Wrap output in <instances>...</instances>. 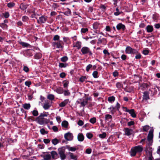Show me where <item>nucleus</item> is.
<instances>
[{
  "instance_id": "cd10ccee",
  "label": "nucleus",
  "mask_w": 160,
  "mask_h": 160,
  "mask_svg": "<svg viewBox=\"0 0 160 160\" xmlns=\"http://www.w3.org/2000/svg\"><path fill=\"white\" fill-rule=\"evenodd\" d=\"M51 155L49 154H45L43 156L44 159L45 160H49L51 158Z\"/></svg>"
},
{
  "instance_id": "c9c22d12",
  "label": "nucleus",
  "mask_w": 160,
  "mask_h": 160,
  "mask_svg": "<svg viewBox=\"0 0 160 160\" xmlns=\"http://www.w3.org/2000/svg\"><path fill=\"white\" fill-rule=\"evenodd\" d=\"M47 98L51 100H53L54 99V95L50 94L48 95Z\"/></svg>"
},
{
  "instance_id": "f3484780",
  "label": "nucleus",
  "mask_w": 160,
  "mask_h": 160,
  "mask_svg": "<svg viewBox=\"0 0 160 160\" xmlns=\"http://www.w3.org/2000/svg\"><path fill=\"white\" fill-rule=\"evenodd\" d=\"M81 42L77 41L76 42H73V47H76L78 49H79L81 47Z\"/></svg>"
},
{
  "instance_id": "69168bd1",
  "label": "nucleus",
  "mask_w": 160,
  "mask_h": 160,
  "mask_svg": "<svg viewBox=\"0 0 160 160\" xmlns=\"http://www.w3.org/2000/svg\"><path fill=\"white\" fill-rule=\"evenodd\" d=\"M3 15L5 18H8L9 16V14L8 12H6L3 13Z\"/></svg>"
},
{
  "instance_id": "5fc2aeb1",
  "label": "nucleus",
  "mask_w": 160,
  "mask_h": 160,
  "mask_svg": "<svg viewBox=\"0 0 160 160\" xmlns=\"http://www.w3.org/2000/svg\"><path fill=\"white\" fill-rule=\"evenodd\" d=\"M88 31V29L87 28H82L81 29V32L82 33H85Z\"/></svg>"
},
{
  "instance_id": "9d476101",
  "label": "nucleus",
  "mask_w": 160,
  "mask_h": 160,
  "mask_svg": "<svg viewBox=\"0 0 160 160\" xmlns=\"http://www.w3.org/2000/svg\"><path fill=\"white\" fill-rule=\"evenodd\" d=\"M151 145L149 144L148 143H147L146 146V152L147 154H148L150 156H152V151L153 150V149L150 147Z\"/></svg>"
},
{
  "instance_id": "4c0bfd02",
  "label": "nucleus",
  "mask_w": 160,
  "mask_h": 160,
  "mask_svg": "<svg viewBox=\"0 0 160 160\" xmlns=\"http://www.w3.org/2000/svg\"><path fill=\"white\" fill-rule=\"evenodd\" d=\"M68 60V58L67 56H64L61 58V61L63 62H65Z\"/></svg>"
},
{
  "instance_id": "8fccbe9b",
  "label": "nucleus",
  "mask_w": 160,
  "mask_h": 160,
  "mask_svg": "<svg viewBox=\"0 0 160 160\" xmlns=\"http://www.w3.org/2000/svg\"><path fill=\"white\" fill-rule=\"evenodd\" d=\"M67 64H64L62 63H60L59 66L60 68H65L66 67Z\"/></svg>"
},
{
  "instance_id": "423d86ee",
  "label": "nucleus",
  "mask_w": 160,
  "mask_h": 160,
  "mask_svg": "<svg viewBox=\"0 0 160 160\" xmlns=\"http://www.w3.org/2000/svg\"><path fill=\"white\" fill-rule=\"evenodd\" d=\"M52 45L55 47L57 48H62L63 47V43L62 41H59L57 42H53Z\"/></svg>"
},
{
  "instance_id": "b1692460",
  "label": "nucleus",
  "mask_w": 160,
  "mask_h": 160,
  "mask_svg": "<svg viewBox=\"0 0 160 160\" xmlns=\"http://www.w3.org/2000/svg\"><path fill=\"white\" fill-rule=\"evenodd\" d=\"M66 148L68 151L72 152H74L76 150V148L75 147H72L68 146H67Z\"/></svg>"
},
{
  "instance_id": "0e129e2a",
  "label": "nucleus",
  "mask_w": 160,
  "mask_h": 160,
  "mask_svg": "<svg viewBox=\"0 0 160 160\" xmlns=\"http://www.w3.org/2000/svg\"><path fill=\"white\" fill-rule=\"evenodd\" d=\"M25 84L26 86L29 87L30 86L31 84V82L30 81H26L25 82Z\"/></svg>"
},
{
  "instance_id": "e2e57ef3",
  "label": "nucleus",
  "mask_w": 160,
  "mask_h": 160,
  "mask_svg": "<svg viewBox=\"0 0 160 160\" xmlns=\"http://www.w3.org/2000/svg\"><path fill=\"white\" fill-rule=\"evenodd\" d=\"M100 8L102 10L104 11L105 10L106 7L105 5H102L100 6Z\"/></svg>"
},
{
  "instance_id": "f03ea898",
  "label": "nucleus",
  "mask_w": 160,
  "mask_h": 160,
  "mask_svg": "<svg viewBox=\"0 0 160 160\" xmlns=\"http://www.w3.org/2000/svg\"><path fill=\"white\" fill-rule=\"evenodd\" d=\"M35 121L39 124L42 125L48 123L49 122V120L48 119L43 118L39 116L36 118Z\"/></svg>"
},
{
  "instance_id": "c03bdc74",
  "label": "nucleus",
  "mask_w": 160,
  "mask_h": 160,
  "mask_svg": "<svg viewBox=\"0 0 160 160\" xmlns=\"http://www.w3.org/2000/svg\"><path fill=\"white\" fill-rule=\"evenodd\" d=\"M0 26L4 29H7L8 27V25L4 23H1Z\"/></svg>"
},
{
  "instance_id": "052dcab7",
  "label": "nucleus",
  "mask_w": 160,
  "mask_h": 160,
  "mask_svg": "<svg viewBox=\"0 0 160 160\" xmlns=\"http://www.w3.org/2000/svg\"><path fill=\"white\" fill-rule=\"evenodd\" d=\"M59 39V36L58 35H55L53 38V40L54 41H58Z\"/></svg>"
},
{
  "instance_id": "4be33fe9",
  "label": "nucleus",
  "mask_w": 160,
  "mask_h": 160,
  "mask_svg": "<svg viewBox=\"0 0 160 160\" xmlns=\"http://www.w3.org/2000/svg\"><path fill=\"white\" fill-rule=\"evenodd\" d=\"M68 154L69 155L70 158L72 159L76 160L77 159V156L73 153L70 152H68Z\"/></svg>"
},
{
  "instance_id": "a18cd8bd",
  "label": "nucleus",
  "mask_w": 160,
  "mask_h": 160,
  "mask_svg": "<svg viewBox=\"0 0 160 160\" xmlns=\"http://www.w3.org/2000/svg\"><path fill=\"white\" fill-rule=\"evenodd\" d=\"M96 118L93 117L91 118L89 120V121L91 123L94 124L96 122Z\"/></svg>"
},
{
  "instance_id": "c756f323",
  "label": "nucleus",
  "mask_w": 160,
  "mask_h": 160,
  "mask_svg": "<svg viewBox=\"0 0 160 160\" xmlns=\"http://www.w3.org/2000/svg\"><path fill=\"white\" fill-rule=\"evenodd\" d=\"M51 154L52 156V158H56L58 155V154L55 151H52L51 152Z\"/></svg>"
},
{
  "instance_id": "f8f14e48",
  "label": "nucleus",
  "mask_w": 160,
  "mask_h": 160,
  "mask_svg": "<svg viewBox=\"0 0 160 160\" xmlns=\"http://www.w3.org/2000/svg\"><path fill=\"white\" fill-rule=\"evenodd\" d=\"M47 20V18L44 16H42L39 18V19L37 20L38 23H44Z\"/></svg>"
},
{
  "instance_id": "473e14b6",
  "label": "nucleus",
  "mask_w": 160,
  "mask_h": 160,
  "mask_svg": "<svg viewBox=\"0 0 160 160\" xmlns=\"http://www.w3.org/2000/svg\"><path fill=\"white\" fill-rule=\"evenodd\" d=\"M62 127L66 128L68 126V122L67 121H63L62 122Z\"/></svg>"
},
{
  "instance_id": "2f4dec72",
  "label": "nucleus",
  "mask_w": 160,
  "mask_h": 160,
  "mask_svg": "<svg viewBox=\"0 0 160 160\" xmlns=\"http://www.w3.org/2000/svg\"><path fill=\"white\" fill-rule=\"evenodd\" d=\"M108 100L109 102L112 103L114 101L115 98L113 96L109 97L108 98Z\"/></svg>"
},
{
  "instance_id": "39448f33",
  "label": "nucleus",
  "mask_w": 160,
  "mask_h": 160,
  "mask_svg": "<svg viewBox=\"0 0 160 160\" xmlns=\"http://www.w3.org/2000/svg\"><path fill=\"white\" fill-rule=\"evenodd\" d=\"M81 52L83 54H88L90 56L92 55V53L89 48L87 47H83L81 48Z\"/></svg>"
},
{
  "instance_id": "a211bd4d",
  "label": "nucleus",
  "mask_w": 160,
  "mask_h": 160,
  "mask_svg": "<svg viewBox=\"0 0 160 160\" xmlns=\"http://www.w3.org/2000/svg\"><path fill=\"white\" fill-rule=\"evenodd\" d=\"M69 101L68 99H65L59 104V106L61 107H65L68 103Z\"/></svg>"
},
{
  "instance_id": "72a5a7b5",
  "label": "nucleus",
  "mask_w": 160,
  "mask_h": 160,
  "mask_svg": "<svg viewBox=\"0 0 160 160\" xmlns=\"http://www.w3.org/2000/svg\"><path fill=\"white\" fill-rule=\"evenodd\" d=\"M42 56V55L40 53H37L34 56L35 58L38 59H40Z\"/></svg>"
},
{
  "instance_id": "603ef678",
  "label": "nucleus",
  "mask_w": 160,
  "mask_h": 160,
  "mask_svg": "<svg viewBox=\"0 0 160 160\" xmlns=\"http://www.w3.org/2000/svg\"><path fill=\"white\" fill-rule=\"evenodd\" d=\"M71 11L69 9H68L67 11H65L64 12V14L67 16L70 15L71 14Z\"/></svg>"
},
{
  "instance_id": "2eb2a0df",
  "label": "nucleus",
  "mask_w": 160,
  "mask_h": 160,
  "mask_svg": "<svg viewBox=\"0 0 160 160\" xmlns=\"http://www.w3.org/2000/svg\"><path fill=\"white\" fill-rule=\"evenodd\" d=\"M112 118V116L109 114H107L105 116V119L106 122H110Z\"/></svg>"
},
{
  "instance_id": "6ab92c4d",
  "label": "nucleus",
  "mask_w": 160,
  "mask_h": 160,
  "mask_svg": "<svg viewBox=\"0 0 160 160\" xmlns=\"http://www.w3.org/2000/svg\"><path fill=\"white\" fill-rule=\"evenodd\" d=\"M109 111L110 113L112 114H114L116 112V107H114L112 106H111L108 108Z\"/></svg>"
},
{
  "instance_id": "dca6fc26",
  "label": "nucleus",
  "mask_w": 160,
  "mask_h": 160,
  "mask_svg": "<svg viewBox=\"0 0 160 160\" xmlns=\"http://www.w3.org/2000/svg\"><path fill=\"white\" fill-rule=\"evenodd\" d=\"M116 28L118 30H124L125 28V26L122 23H119L116 26Z\"/></svg>"
},
{
  "instance_id": "a878e982",
  "label": "nucleus",
  "mask_w": 160,
  "mask_h": 160,
  "mask_svg": "<svg viewBox=\"0 0 160 160\" xmlns=\"http://www.w3.org/2000/svg\"><path fill=\"white\" fill-rule=\"evenodd\" d=\"M19 43L24 47H28L30 46L29 44L22 42H19Z\"/></svg>"
},
{
  "instance_id": "1a4fd4ad",
  "label": "nucleus",
  "mask_w": 160,
  "mask_h": 160,
  "mask_svg": "<svg viewBox=\"0 0 160 160\" xmlns=\"http://www.w3.org/2000/svg\"><path fill=\"white\" fill-rule=\"evenodd\" d=\"M64 137L67 141H72L73 139V135L72 133L68 132L64 134Z\"/></svg>"
},
{
  "instance_id": "49530a36",
  "label": "nucleus",
  "mask_w": 160,
  "mask_h": 160,
  "mask_svg": "<svg viewBox=\"0 0 160 160\" xmlns=\"http://www.w3.org/2000/svg\"><path fill=\"white\" fill-rule=\"evenodd\" d=\"M63 93L65 96H69L70 94V93L68 90H64Z\"/></svg>"
},
{
  "instance_id": "bb28decb",
  "label": "nucleus",
  "mask_w": 160,
  "mask_h": 160,
  "mask_svg": "<svg viewBox=\"0 0 160 160\" xmlns=\"http://www.w3.org/2000/svg\"><path fill=\"white\" fill-rule=\"evenodd\" d=\"M143 97V99L146 100L149 99L148 94L147 92H144Z\"/></svg>"
},
{
  "instance_id": "c85d7f7f",
  "label": "nucleus",
  "mask_w": 160,
  "mask_h": 160,
  "mask_svg": "<svg viewBox=\"0 0 160 160\" xmlns=\"http://www.w3.org/2000/svg\"><path fill=\"white\" fill-rule=\"evenodd\" d=\"M30 107L31 105L29 103H25L23 105V107L25 109L28 110Z\"/></svg>"
},
{
  "instance_id": "13d9d810",
  "label": "nucleus",
  "mask_w": 160,
  "mask_h": 160,
  "mask_svg": "<svg viewBox=\"0 0 160 160\" xmlns=\"http://www.w3.org/2000/svg\"><path fill=\"white\" fill-rule=\"evenodd\" d=\"M28 17L27 16H23L22 18V20L23 21L26 22L28 20Z\"/></svg>"
},
{
  "instance_id": "37998d69",
  "label": "nucleus",
  "mask_w": 160,
  "mask_h": 160,
  "mask_svg": "<svg viewBox=\"0 0 160 160\" xmlns=\"http://www.w3.org/2000/svg\"><path fill=\"white\" fill-rule=\"evenodd\" d=\"M15 3L13 2H9L7 4L8 7L10 8H12L15 6Z\"/></svg>"
},
{
  "instance_id": "aec40b11",
  "label": "nucleus",
  "mask_w": 160,
  "mask_h": 160,
  "mask_svg": "<svg viewBox=\"0 0 160 160\" xmlns=\"http://www.w3.org/2000/svg\"><path fill=\"white\" fill-rule=\"evenodd\" d=\"M147 31L148 32H151L153 31V27L152 26L150 25H148L146 27Z\"/></svg>"
},
{
  "instance_id": "0eeeda50",
  "label": "nucleus",
  "mask_w": 160,
  "mask_h": 160,
  "mask_svg": "<svg viewBox=\"0 0 160 160\" xmlns=\"http://www.w3.org/2000/svg\"><path fill=\"white\" fill-rule=\"evenodd\" d=\"M76 103L78 104H80V107H84L86 104H87L88 103V101H87V100H85V99L82 98L78 99L77 100Z\"/></svg>"
},
{
  "instance_id": "bf43d9fd",
  "label": "nucleus",
  "mask_w": 160,
  "mask_h": 160,
  "mask_svg": "<svg viewBox=\"0 0 160 160\" xmlns=\"http://www.w3.org/2000/svg\"><path fill=\"white\" fill-rule=\"evenodd\" d=\"M135 122L134 121H131L130 122H129L127 123L128 126H132L134 125Z\"/></svg>"
},
{
  "instance_id": "3c124183",
  "label": "nucleus",
  "mask_w": 160,
  "mask_h": 160,
  "mask_svg": "<svg viewBox=\"0 0 160 160\" xmlns=\"http://www.w3.org/2000/svg\"><path fill=\"white\" fill-rule=\"evenodd\" d=\"M32 114L34 116H37L38 114V111L34 110L32 111Z\"/></svg>"
},
{
  "instance_id": "ddd939ff",
  "label": "nucleus",
  "mask_w": 160,
  "mask_h": 160,
  "mask_svg": "<svg viewBox=\"0 0 160 160\" xmlns=\"http://www.w3.org/2000/svg\"><path fill=\"white\" fill-rule=\"evenodd\" d=\"M125 132L124 135L129 136L131 135L132 133V130L129 129L128 128H125L124 129Z\"/></svg>"
},
{
  "instance_id": "393cba45",
  "label": "nucleus",
  "mask_w": 160,
  "mask_h": 160,
  "mask_svg": "<svg viewBox=\"0 0 160 160\" xmlns=\"http://www.w3.org/2000/svg\"><path fill=\"white\" fill-rule=\"evenodd\" d=\"M56 92L59 94H61L63 92V89L62 88L59 87L56 89Z\"/></svg>"
},
{
  "instance_id": "e433bc0d",
  "label": "nucleus",
  "mask_w": 160,
  "mask_h": 160,
  "mask_svg": "<svg viewBox=\"0 0 160 160\" xmlns=\"http://www.w3.org/2000/svg\"><path fill=\"white\" fill-rule=\"evenodd\" d=\"M107 135L106 132H104L102 134H100L99 135V137L100 138L103 139L105 138Z\"/></svg>"
},
{
  "instance_id": "5701e85b",
  "label": "nucleus",
  "mask_w": 160,
  "mask_h": 160,
  "mask_svg": "<svg viewBox=\"0 0 160 160\" xmlns=\"http://www.w3.org/2000/svg\"><path fill=\"white\" fill-rule=\"evenodd\" d=\"M128 112L132 117L134 118L136 117V115L133 109H130Z\"/></svg>"
},
{
  "instance_id": "412c9836",
  "label": "nucleus",
  "mask_w": 160,
  "mask_h": 160,
  "mask_svg": "<svg viewBox=\"0 0 160 160\" xmlns=\"http://www.w3.org/2000/svg\"><path fill=\"white\" fill-rule=\"evenodd\" d=\"M78 140L79 141H82L84 139V137L82 133H79L78 136Z\"/></svg>"
},
{
  "instance_id": "f704fd0d",
  "label": "nucleus",
  "mask_w": 160,
  "mask_h": 160,
  "mask_svg": "<svg viewBox=\"0 0 160 160\" xmlns=\"http://www.w3.org/2000/svg\"><path fill=\"white\" fill-rule=\"evenodd\" d=\"M52 142L54 145H55L59 143V141L57 138H54L52 140Z\"/></svg>"
},
{
  "instance_id": "a19ab883",
  "label": "nucleus",
  "mask_w": 160,
  "mask_h": 160,
  "mask_svg": "<svg viewBox=\"0 0 160 160\" xmlns=\"http://www.w3.org/2000/svg\"><path fill=\"white\" fill-rule=\"evenodd\" d=\"M116 86L118 89H120L123 87V85L122 83L118 82L116 84Z\"/></svg>"
},
{
  "instance_id": "f257e3e1",
  "label": "nucleus",
  "mask_w": 160,
  "mask_h": 160,
  "mask_svg": "<svg viewBox=\"0 0 160 160\" xmlns=\"http://www.w3.org/2000/svg\"><path fill=\"white\" fill-rule=\"evenodd\" d=\"M143 150V147L141 145H138L134 147L131 149L130 152V155L132 157L134 156L137 153H141Z\"/></svg>"
},
{
  "instance_id": "7ed1b4c3",
  "label": "nucleus",
  "mask_w": 160,
  "mask_h": 160,
  "mask_svg": "<svg viewBox=\"0 0 160 160\" xmlns=\"http://www.w3.org/2000/svg\"><path fill=\"white\" fill-rule=\"evenodd\" d=\"M153 138V134L152 131H150L148 136V138L146 141L147 143H148L150 145H152V139Z\"/></svg>"
},
{
  "instance_id": "6e6d98bb",
  "label": "nucleus",
  "mask_w": 160,
  "mask_h": 160,
  "mask_svg": "<svg viewBox=\"0 0 160 160\" xmlns=\"http://www.w3.org/2000/svg\"><path fill=\"white\" fill-rule=\"evenodd\" d=\"M106 39L105 38L99 39L98 40V44H100L103 41L106 42Z\"/></svg>"
},
{
  "instance_id": "9b49d317",
  "label": "nucleus",
  "mask_w": 160,
  "mask_h": 160,
  "mask_svg": "<svg viewBox=\"0 0 160 160\" xmlns=\"http://www.w3.org/2000/svg\"><path fill=\"white\" fill-rule=\"evenodd\" d=\"M93 28L95 30V32L98 33H100L102 34V32L100 33L99 30V24L97 22H94L93 24Z\"/></svg>"
},
{
  "instance_id": "680f3d73",
  "label": "nucleus",
  "mask_w": 160,
  "mask_h": 160,
  "mask_svg": "<svg viewBox=\"0 0 160 160\" xmlns=\"http://www.w3.org/2000/svg\"><path fill=\"white\" fill-rule=\"evenodd\" d=\"M86 79L85 76H82L80 78L79 80L80 82H83L85 81Z\"/></svg>"
},
{
  "instance_id": "79ce46f5",
  "label": "nucleus",
  "mask_w": 160,
  "mask_h": 160,
  "mask_svg": "<svg viewBox=\"0 0 160 160\" xmlns=\"http://www.w3.org/2000/svg\"><path fill=\"white\" fill-rule=\"evenodd\" d=\"M40 132L41 133L42 135L47 134L48 133V132L46 131L44 128L41 129L40 130Z\"/></svg>"
},
{
  "instance_id": "09e8293b",
  "label": "nucleus",
  "mask_w": 160,
  "mask_h": 160,
  "mask_svg": "<svg viewBox=\"0 0 160 160\" xmlns=\"http://www.w3.org/2000/svg\"><path fill=\"white\" fill-rule=\"evenodd\" d=\"M92 67V65L89 64H88L86 68V71L87 72H88L89 71L90 68H91Z\"/></svg>"
},
{
  "instance_id": "774afa93",
  "label": "nucleus",
  "mask_w": 160,
  "mask_h": 160,
  "mask_svg": "<svg viewBox=\"0 0 160 160\" xmlns=\"http://www.w3.org/2000/svg\"><path fill=\"white\" fill-rule=\"evenodd\" d=\"M78 124L79 126H82L83 124L84 123L82 120H80L78 121Z\"/></svg>"
},
{
  "instance_id": "6e6552de",
  "label": "nucleus",
  "mask_w": 160,
  "mask_h": 160,
  "mask_svg": "<svg viewBox=\"0 0 160 160\" xmlns=\"http://www.w3.org/2000/svg\"><path fill=\"white\" fill-rule=\"evenodd\" d=\"M65 150L62 148L58 149V154L61 160H64L66 158V156L65 153Z\"/></svg>"
},
{
  "instance_id": "4468645a",
  "label": "nucleus",
  "mask_w": 160,
  "mask_h": 160,
  "mask_svg": "<svg viewBox=\"0 0 160 160\" xmlns=\"http://www.w3.org/2000/svg\"><path fill=\"white\" fill-rule=\"evenodd\" d=\"M52 105L51 102L47 101L44 104L43 107L45 110L48 109Z\"/></svg>"
},
{
  "instance_id": "58836bf2",
  "label": "nucleus",
  "mask_w": 160,
  "mask_h": 160,
  "mask_svg": "<svg viewBox=\"0 0 160 160\" xmlns=\"http://www.w3.org/2000/svg\"><path fill=\"white\" fill-rule=\"evenodd\" d=\"M98 72L96 71H94L93 72L92 74V75L93 77L94 78H97L98 77Z\"/></svg>"
},
{
  "instance_id": "864d4df0",
  "label": "nucleus",
  "mask_w": 160,
  "mask_h": 160,
  "mask_svg": "<svg viewBox=\"0 0 160 160\" xmlns=\"http://www.w3.org/2000/svg\"><path fill=\"white\" fill-rule=\"evenodd\" d=\"M149 128V126L148 125H146L143 127V130L145 131H147Z\"/></svg>"
},
{
  "instance_id": "20e7f679",
  "label": "nucleus",
  "mask_w": 160,
  "mask_h": 160,
  "mask_svg": "<svg viewBox=\"0 0 160 160\" xmlns=\"http://www.w3.org/2000/svg\"><path fill=\"white\" fill-rule=\"evenodd\" d=\"M125 52L128 54H137L138 51L134 49H133L130 46H127L125 49Z\"/></svg>"
},
{
  "instance_id": "7c9ffc66",
  "label": "nucleus",
  "mask_w": 160,
  "mask_h": 160,
  "mask_svg": "<svg viewBox=\"0 0 160 160\" xmlns=\"http://www.w3.org/2000/svg\"><path fill=\"white\" fill-rule=\"evenodd\" d=\"M69 82L67 80H65L63 81V84L64 88H67L68 86Z\"/></svg>"
},
{
  "instance_id": "4d7b16f0",
  "label": "nucleus",
  "mask_w": 160,
  "mask_h": 160,
  "mask_svg": "<svg viewBox=\"0 0 160 160\" xmlns=\"http://www.w3.org/2000/svg\"><path fill=\"white\" fill-rule=\"evenodd\" d=\"M87 137L91 139L93 136L92 134L90 133H87L86 134Z\"/></svg>"
},
{
  "instance_id": "de8ad7c7",
  "label": "nucleus",
  "mask_w": 160,
  "mask_h": 160,
  "mask_svg": "<svg viewBox=\"0 0 160 160\" xmlns=\"http://www.w3.org/2000/svg\"><path fill=\"white\" fill-rule=\"evenodd\" d=\"M20 8L21 9L24 10L26 9L27 6L23 4H21L20 6Z\"/></svg>"
},
{
  "instance_id": "338daca9",
  "label": "nucleus",
  "mask_w": 160,
  "mask_h": 160,
  "mask_svg": "<svg viewBox=\"0 0 160 160\" xmlns=\"http://www.w3.org/2000/svg\"><path fill=\"white\" fill-rule=\"evenodd\" d=\"M23 70L25 72H28L29 71V68L26 66H24L23 67Z\"/></svg>"
},
{
  "instance_id": "ea45409f",
  "label": "nucleus",
  "mask_w": 160,
  "mask_h": 160,
  "mask_svg": "<svg viewBox=\"0 0 160 160\" xmlns=\"http://www.w3.org/2000/svg\"><path fill=\"white\" fill-rule=\"evenodd\" d=\"M48 115V112H45L41 113L39 116L43 118H44V117H47Z\"/></svg>"
}]
</instances>
